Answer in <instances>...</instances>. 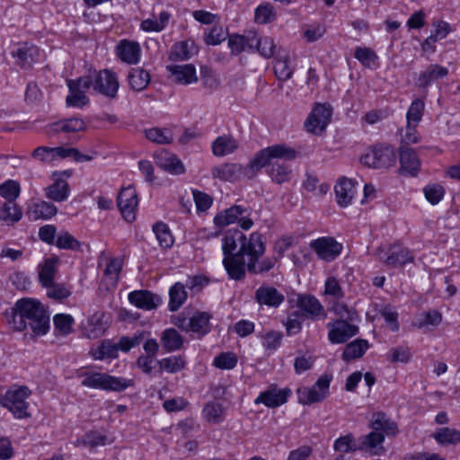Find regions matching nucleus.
<instances>
[{
  "instance_id": "f257e3e1",
  "label": "nucleus",
  "mask_w": 460,
  "mask_h": 460,
  "mask_svg": "<svg viewBox=\"0 0 460 460\" xmlns=\"http://www.w3.org/2000/svg\"><path fill=\"white\" fill-rule=\"evenodd\" d=\"M4 317L12 330L23 332L24 337L36 340L46 335L50 328V316L38 299L23 297L6 309Z\"/></svg>"
},
{
  "instance_id": "f03ea898",
  "label": "nucleus",
  "mask_w": 460,
  "mask_h": 460,
  "mask_svg": "<svg viewBox=\"0 0 460 460\" xmlns=\"http://www.w3.org/2000/svg\"><path fill=\"white\" fill-rule=\"evenodd\" d=\"M297 152L286 144H276L257 152L248 164V168L260 171L267 167V174L277 184H282L290 180L292 170L286 163L296 158Z\"/></svg>"
},
{
  "instance_id": "7ed1b4c3",
  "label": "nucleus",
  "mask_w": 460,
  "mask_h": 460,
  "mask_svg": "<svg viewBox=\"0 0 460 460\" xmlns=\"http://www.w3.org/2000/svg\"><path fill=\"white\" fill-rule=\"evenodd\" d=\"M266 250L265 240L262 234L259 232L252 233V243L247 248L243 247V252H248L247 271L251 274H263L270 271L276 263L274 258H260Z\"/></svg>"
},
{
  "instance_id": "20e7f679",
  "label": "nucleus",
  "mask_w": 460,
  "mask_h": 460,
  "mask_svg": "<svg viewBox=\"0 0 460 460\" xmlns=\"http://www.w3.org/2000/svg\"><path fill=\"white\" fill-rule=\"evenodd\" d=\"M81 385L93 389L121 392L134 385L133 379L117 377L107 373L86 372L82 375Z\"/></svg>"
},
{
  "instance_id": "39448f33",
  "label": "nucleus",
  "mask_w": 460,
  "mask_h": 460,
  "mask_svg": "<svg viewBox=\"0 0 460 460\" xmlns=\"http://www.w3.org/2000/svg\"><path fill=\"white\" fill-rule=\"evenodd\" d=\"M397 160L394 147L386 143H377L360 157L362 164L374 169H388L394 166Z\"/></svg>"
},
{
  "instance_id": "423d86ee",
  "label": "nucleus",
  "mask_w": 460,
  "mask_h": 460,
  "mask_svg": "<svg viewBox=\"0 0 460 460\" xmlns=\"http://www.w3.org/2000/svg\"><path fill=\"white\" fill-rule=\"evenodd\" d=\"M31 394L27 386H19L7 390L4 396L0 399V404L9 410L14 418L26 419L31 417L27 399Z\"/></svg>"
},
{
  "instance_id": "0eeeda50",
  "label": "nucleus",
  "mask_w": 460,
  "mask_h": 460,
  "mask_svg": "<svg viewBox=\"0 0 460 460\" xmlns=\"http://www.w3.org/2000/svg\"><path fill=\"white\" fill-rule=\"evenodd\" d=\"M332 375L324 374L320 376L312 387H300L296 390L297 401L304 405L323 401L329 394Z\"/></svg>"
},
{
  "instance_id": "6e6552de",
  "label": "nucleus",
  "mask_w": 460,
  "mask_h": 460,
  "mask_svg": "<svg viewBox=\"0 0 460 460\" xmlns=\"http://www.w3.org/2000/svg\"><path fill=\"white\" fill-rule=\"evenodd\" d=\"M235 222H238L240 227L243 230H249L253 226V221L250 218V211L247 208L234 205L214 217V223L218 227H224Z\"/></svg>"
},
{
  "instance_id": "1a4fd4ad",
  "label": "nucleus",
  "mask_w": 460,
  "mask_h": 460,
  "mask_svg": "<svg viewBox=\"0 0 460 460\" xmlns=\"http://www.w3.org/2000/svg\"><path fill=\"white\" fill-rule=\"evenodd\" d=\"M378 259L391 268L402 267L414 261L411 252L400 244H391L388 249L378 247L376 251Z\"/></svg>"
},
{
  "instance_id": "9d476101",
  "label": "nucleus",
  "mask_w": 460,
  "mask_h": 460,
  "mask_svg": "<svg viewBox=\"0 0 460 460\" xmlns=\"http://www.w3.org/2000/svg\"><path fill=\"white\" fill-rule=\"evenodd\" d=\"M93 81L91 75L81 76L75 80H68L69 94L66 98L68 107L82 108L89 102L85 92L90 89Z\"/></svg>"
},
{
  "instance_id": "9b49d317",
  "label": "nucleus",
  "mask_w": 460,
  "mask_h": 460,
  "mask_svg": "<svg viewBox=\"0 0 460 460\" xmlns=\"http://www.w3.org/2000/svg\"><path fill=\"white\" fill-rule=\"evenodd\" d=\"M332 114V110L330 104L317 103L305 122L306 130L315 135L321 134L329 124Z\"/></svg>"
},
{
  "instance_id": "f8f14e48",
  "label": "nucleus",
  "mask_w": 460,
  "mask_h": 460,
  "mask_svg": "<svg viewBox=\"0 0 460 460\" xmlns=\"http://www.w3.org/2000/svg\"><path fill=\"white\" fill-rule=\"evenodd\" d=\"M117 205L127 222L136 219V211L138 206V198L134 187L122 188L117 197Z\"/></svg>"
},
{
  "instance_id": "ddd939ff",
  "label": "nucleus",
  "mask_w": 460,
  "mask_h": 460,
  "mask_svg": "<svg viewBox=\"0 0 460 460\" xmlns=\"http://www.w3.org/2000/svg\"><path fill=\"white\" fill-rule=\"evenodd\" d=\"M350 321L338 319L327 323L328 339L332 344L345 343L358 332V327L349 323Z\"/></svg>"
},
{
  "instance_id": "4468645a",
  "label": "nucleus",
  "mask_w": 460,
  "mask_h": 460,
  "mask_svg": "<svg viewBox=\"0 0 460 460\" xmlns=\"http://www.w3.org/2000/svg\"><path fill=\"white\" fill-rule=\"evenodd\" d=\"M92 77L93 81L92 86L95 92L110 98L117 95L119 84L116 73L104 69Z\"/></svg>"
},
{
  "instance_id": "2eb2a0df",
  "label": "nucleus",
  "mask_w": 460,
  "mask_h": 460,
  "mask_svg": "<svg viewBox=\"0 0 460 460\" xmlns=\"http://www.w3.org/2000/svg\"><path fill=\"white\" fill-rule=\"evenodd\" d=\"M310 247L316 252L317 256L323 261H332L341 252L342 244L332 237H321L313 240Z\"/></svg>"
},
{
  "instance_id": "dca6fc26",
  "label": "nucleus",
  "mask_w": 460,
  "mask_h": 460,
  "mask_svg": "<svg viewBox=\"0 0 460 460\" xmlns=\"http://www.w3.org/2000/svg\"><path fill=\"white\" fill-rule=\"evenodd\" d=\"M291 394L292 391L290 388L279 389L277 385H270L257 396L254 403H262L268 408H277L286 403Z\"/></svg>"
},
{
  "instance_id": "f3484780",
  "label": "nucleus",
  "mask_w": 460,
  "mask_h": 460,
  "mask_svg": "<svg viewBox=\"0 0 460 460\" xmlns=\"http://www.w3.org/2000/svg\"><path fill=\"white\" fill-rule=\"evenodd\" d=\"M251 243L252 234L247 238L240 230L229 231L223 238L222 250L224 257L234 253H246V256H248V252H243V248H247Z\"/></svg>"
},
{
  "instance_id": "a211bd4d",
  "label": "nucleus",
  "mask_w": 460,
  "mask_h": 460,
  "mask_svg": "<svg viewBox=\"0 0 460 460\" xmlns=\"http://www.w3.org/2000/svg\"><path fill=\"white\" fill-rule=\"evenodd\" d=\"M297 306L302 311L303 315L313 321L323 320L327 316L323 305L313 295H298Z\"/></svg>"
},
{
  "instance_id": "6ab92c4d",
  "label": "nucleus",
  "mask_w": 460,
  "mask_h": 460,
  "mask_svg": "<svg viewBox=\"0 0 460 460\" xmlns=\"http://www.w3.org/2000/svg\"><path fill=\"white\" fill-rule=\"evenodd\" d=\"M246 253H234L226 255L223 259V265L231 279L242 280L245 277L247 261L244 260Z\"/></svg>"
},
{
  "instance_id": "aec40b11",
  "label": "nucleus",
  "mask_w": 460,
  "mask_h": 460,
  "mask_svg": "<svg viewBox=\"0 0 460 460\" xmlns=\"http://www.w3.org/2000/svg\"><path fill=\"white\" fill-rule=\"evenodd\" d=\"M128 301L136 307L151 311L162 303L161 297L146 289L135 290L128 294Z\"/></svg>"
},
{
  "instance_id": "412c9836",
  "label": "nucleus",
  "mask_w": 460,
  "mask_h": 460,
  "mask_svg": "<svg viewBox=\"0 0 460 460\" xmlns=\"http://www.w3.org/2000/svg\"><path fill=\"white\" fill-rule=\"evenodd\" d=\"M16 58V64L22 69H29L39 60L40 49L34 45L23 43L15 51L12 52Z\"/></svg>"
},
{
  "instance_id": "4be33fe9",
  "label": "nucleus",
  "mask_w": 460,
  "mask_h": 460,
  "mask_svg": "<svg viewBox=\"0 0 460 460\" xmlns=\"http://www.w3.org/2000/svg\"><path fill=\"white\" fill-rule=\"evenodd\" d=\"M400 164L402 173L410 176H416L420 169V161L416 152L407 146L400 147Z\"/></svg>"
},
{
  "instance_id": "5701e85b",
  "label": "nucleus",
  "mask_w": 460,
  "mask_h": 460,
  "mask_svg": "<svg viewBox=\"0 0 460 460\" xmlns=\"http://www.w3.org/2000/svg\"><path fill=\"white\" fill-rule=\"evenodd\" d=\"M155 164L158 167L171 174L179 175L185 172L182 162L173 154L162 151L155 155Z\"/></svg>"
},
{
  "instance_id": "b1692460",
  "label": "nucleus",
  "mask_w": 460,
  "mask_h": 460,
  "mask_svg": "<svg viewBox=\"0 0 460 460\" xmlns=\"http://www.w3.org/2000/svg\"><path fill=\"white\" fill-rule=\"evenodd\" d=\"M448 75V69L438 64H430L420 73L416 85L420 89H427L432 83Z\"/></svg>"
},
{
  "instance_id": "393cba45",
  "label": "nucleus",
  "mask_w": 460,
  "mask_h": 460,
  "mask_svg": "<svg viewBox=\"0 0 460 460\" xmlns=\"http://www.w3.org/2000/svg\"><path fill=\"white\" fill-rule=\"evenodd\" d=\"M211 317V314L207 312H198L190 318L186 327L183 326L185 319L182 320L181 323H178V326L185 331H191L199 336H204L211 330L209 323Z\"/></svg>"
},
{
  "instance_id": "a878e982",
  "label": "nucleus",
  "mask_w": 460,
  "mask_h": 460,
  "mask_svg": "<svg viewBox=\"0 0 460 460\" xmlns=\"http://www.w3.org/2000/svg\"><path fill=\"white\" fill-rule=\"evenodd\" d=\"M173 81L181 84H190L198 81L196 68L191 64L167 66Z\"/></svg>"
},
{
  "instance_id": "bb28decb",
  "label": "nucleus",
  "mask_w": 460,
  "mask_h": 460,
  "mask_svg": "<svg viewBox=\"0 0 460 460\" xmlns=\"http://www.w3.org/2000/svg\"><path fill=\"white\" fill-rule=\"evenodd\" d=\"M243 170V166L239 164L226 163L212 168L211 175L223 181H236L241 179Z\"/></svg>"
},
{
  "instance_id": "cd10ccee",
  "label": "nucleus",
  "mask_w": 460,
  "mask_h": 460,
  "mask_svg": "<svg viewBox=\"0 0 460 460\" xmlns=\"http://www.w3.org/2000/svg\"><path fill=\"white\" fill-rule=\"evenodd\" d=\"M86 129L85 122L80 118H69L60 119L49 125V135H56L60 132L70 134Z\"/></svg>"
},
{
  "instance_id": "c85d7f7f",
  "label": "nucleus",
  "mask_w": 460,
  "mask_h": 460,
  "mask_svg": "<svg viewBox=\"0 0 460 460\" xmlns=\"http://www.w3.org/2000/svg\"><path fill=\"white\" fill-rule=\"evenodd\" d=\"M284 296L277 288L270 286H261L255 292V300L260 305L278 307L283 301Z\"/></svg>"
},
{
  "instance_id": "c756f323",
  "label": "nucleus",
  "mask_w": 460,
  "mask_h": 460,
  "mask_svg": "<svg viewBox=\"0 0 460 460\" xmlns=\"http://www.w3.org/2000/svg\"><path fill=\"white\" fill-rule=\"evenodd\" d=\"M337 202L341 207H347L351 204L356 195V187L352 180L342 178L334 188Z\"/></svg>"
},
{
  "instance_id": "7c9ffc66",
  "label": "nucleus",
  "mask_w": 460,
  "mask_h": 460,
  "mask_svg": "<svg viewBox=\"0 0 460 460\" xmlns=\"http://www.w3.org/2000/svg\"><path fill=\"white\" fill-rule=\"evenodd\" d=\"M140 45L136 41L121 40L117 46V56L128 64H137L140 58Z\"/></svg>"
},
{
  "instance_id": "2f4dec72",
  "label": "nucleus",
  "mask_w": 460,
  "mask_h": 460,
  "mask_svg": "<svg viewBox=\"0 0 460 460\" xmlns=\"http://www.w3.org/2000/svg\"><path fill=\"white\" fill-rule=\"evenodd\" d=\"M58 212V208L49 202L40 201L33 203L27 210L26 215L30 220L49 219Z\"/></svg>"
},
{
  "instance_id": "473e14b6",
  "label": "nucleus",
  "mask_w": 460,
  "mask_h": 460,
  "mask_svg": "<svg viewBox=\"0 0 460 460\" xmlns=\"http://www.w3.org/2000/svg\"><path fill=\"white\" fill-rule=\"evenodd\" d=\"M252 36L253 31H249L247 34H232L228 36L227 45L233 56H237L243 51L252 52Z\"/></svg>"
},
{
  "instance_id": "72a5a7b5",
  "label": "nucleus",
  "mask_w": 460,
  "mask_h": 460,
  "mask_svg": "<svg viewBox=\"0 0 460 460\" xmlns=\"http://www.w3.org/2000/svg\"><path fill=\"white\" fill-rule=\"evenodd\" d=\"M237 148V140L230 135L219 136L212 143V153L218 157L233 154Z\"/></svg>"
},
{
  "instance_id": "f704fd0d",
  "label": "nucleus",
  "mask_w": 460,
  "mask_h": 460,
  "mask_svg": "<svg viewBox=\"0 0 460 460\" xmlns=\"http://www.w3.org/2000/svg\"><path fill=\"white\" fill-rule=\"evenodd\" d=\"M161 345L165 352H173L182 348L183 338L177 330L168 328L161 333Z\"/></svg>"
},
{
  "instance_id": "c9c22d12",
  "label": "nucleus",
  "mask_w": 460,
  "mask_h": 460,
  "mask_svg": "<svg viewBox=\"0 0 460 460\" xmlns=\"http://www.w3.org/2000/svg\"><path fill=\"white\" fill-rule=\"evenodd\" d=\"M128 81L130 88L136 92L145 90L151 81V75L148 71L142 67L132 68L128 75Z\"/></svg>"
},
{
  "instance_id": "e433bc0d",
  "label": "nucleus",
  "mask_w": 460,
  "mask_h": 460,
  "mask_svg": "<svg viewBox=\"0 0 460 460\" xmlns=\"http://www.w3.org/2000/svg\"><path fill=\"white\" fill-rule=\"evenodd\" d=\"M196 52L197 49L194 41L183 40L173 44L171 49L170 58L173 61L188 60Z\"/></svg>"
},
{
  "instance_id": "4c0bfd02",
  "label": "nucleus",
  "mask_w": 460,
  "mask_h": 460,
  "mask_svg": "<svg viewBox=\"0 0 460 460\" xmlns=\"http://www.w3.org/2000/svg\"><path fill=\"white\" fill-rule=\"evenodd\" d=\"M367 349V341L363 339H358L346 345L341 355V358L347 362L356 358H359L364 355Z\"/></svg>"
},
{
  "instance_id": "58836bf2",
  "label": "nucleus",
  "mask_w": 460,
  "mask_h": 460,
  "mask_svg": "<svg viewBox=\"0 0 460 460\" xmlns=\"http://www.w3.org/2000/svg\"><path fill=\"white\" fill-rule=\"evenodd\" d=\"M371 428L375 430L389 435H395L397 426L395 422L392 421L385 413L376 412L373 415Z\"/></svg>"
},
{
  "instance_id": "ea45409f",
  "label": "nucleus",
  "mask_w": 460,
  "mask_h": 460,
  "mask_svg": "<svg viewBox=\"0 0 460 460\" xmlns=\"http://www.w3.org/2000/svg\"><path fill=\"white\" fill-rule=\"evenodd\" d=\"M336 452L347 454L355 451H362L358 439H356L352 433H348L338 438L333 444Z\"/></svg>"
},
{
  "instance_id": "a19ab883",
  "label": "nucleus",
  "mask_w": 460,
  "mask_h": 460,
  "mask_svg": "<svg viewBox=\"0 0 460 460\" xmlns=\"http://www.w3.org/2000/svg\"><path fill=\"white\" fill-rule=\"evenodd\" d=\"M58 262L57 257H50L46 259L40 267L39 279L43 287L49 288L53 285Z\"/></svg>"
},
{
  "instance_id": "79ce46f5",
  "label": "nucleus",
  "mask_w": 460,
  "mask_h": 460,
  "mask_svg": "<svg viewBox=\"0 0 460 460\" xmlns=\"http://www.w3.org/2000/svg\"><path fill=\"white\" fill-rule=\"evenodd\" d=\"M252 52L258 51L265 58H270L274 55L275 44L270 37L260 38L256 32L252 36Z\"/></svg>"
},
{
  "instance_id": "37998d69",
  "label": "nucleus",
  "mask_w": 460,
  "mask_h": 460,
  "mask_svg": "<svg viewBox=\"0 0 460 460\" xmlns=\"http://www.w3.org/2000/svg\"><path fill=\"white\" fill-rule=\"evenodd\" d=\"M169 309L172 312L177 311L187 299V292L184 285L175 283L169 291Z\"/></svg>"
},
{
  "instance_id": "c03bdc74",
  "label": "nucleus",
  "mask_w": 460,
  "mask_h": 460,
  "mask_svg": "<svg viewBox=\"0 0 460 460\" xmlns=\"http://www.w3.org/2000/svg\"><path fill=\"white\" fill-rule=\"evenodd\" d=\"M146 137L159 145H168L173 140V135L169 128H152L145 131Z\"/></svg>"
},
{
  "instance_id": "a18cd8bd",
  "label": "nucleus",
  "mask_w": 460,
  "mask_h": 460,
  "mask_svg": "<svg viewBox=\"0 0 460 460\" xmlns=\"http://www.w3.org/2000/svg\"><path fill=\"white\" fill-rule=\"evenodd\" d=\"M69 185L64 181H57L48 187L46 196L54 201L61 202L67 199L69 194Z\"/></svg>"
},
{
  "instance_id": "49530a36",
  "label": "nucleus",
  "mask_w": 460,
  "mask_h": 460,
  "mask_svg": "<svg viewBox=\"0 0 460 460\" xmlns=\"http://www.w3.org/2000/svg\"><path fill=\"white\" fill-rule=\"evenodd\" d=\"M118 342L113 343L111 340H103L100 346L93 352L95 359L116 358L119 349Z\"/></svg>"
},
{
  "instance_id": "de8ad7c7",
  "label": "nucleus",
  "mask_w": 460,
  "mask_h": 460,
  "mask_svg": "<svg viewBox=\"0 0 460 460\" xmlns=\"http://www.w3.org/2000/svg\"><path fill=\"white\" fill-rule=\"evenodd\" d=\"M22 217V209L13 201H5L0 207V220L14 223L20 221Z\"/></svg>"
},
{
  "instance_id": "09e8293b",
  "label": "nucleus",
  "mask_w": 460,
  "mask_h": 460,
  "mask_svg": "<svg viewBox=\"0 0 460 460\" xmlns=\"http://www.w3.org/2000/svg\"><path fill=\"white\" fill-rule=\"evenodd\" d=\"M52 154H54V160L56 158H67L72 157L76 162L91 161L92 156L82 154L78 149L74 147H52Z\"/></svg>"
},
{
  "instance_id": "8fccbe9b",
  "label": "nucleus",
  "mask_w": 460,
  "mask_h": 460,
  "mask_svg": "<svg viewBox=\"0 0 460 460\" xmlns=\"http://www.w3.org/2000/svg\"><path fill=\"white\" fill-rule=\"evenodd\" d=\"M432 437L440 445L460 442V431L450 428H440L432 434Z\"/></svg>"
},
{
  "instance_id": "3c124183",
  "label": "nucleus",
  "mask_w": 460,
  "mask_h": 460,
  "mask_svg": "<svg viewBox=\"0 0 460 460\" xmlns=\"http://www.w3.org/2000/svg\"><path fill=\"white\" fill-rule=\"evenodd\" d=\"M153 231L161 247L170 248L173 244L172 235L165 223H155L153 226Z\"/></svg>"
},
{
  "instance_id": "603ef678",
  "label": "nucleus",
  "mask_w": 460,
  "mask_h": 460,
  "mask_svg": "<svg viewBox=\"0 0 460 460\" xmlns=\"http://www.w3.org/2000/svg\"><path fill=\"white\" fill-rule=\"evenodd\" d=\"M55 244L59 249L82 251V243L67 231H61L58 234Z\"/></svg>"
},
{
  "instance_id": "864d4df0",
  "label": "nucleus",
  "mask_w": 460,
  "mask_h": 460,
  "mask_svg": "<svg viewBox=\"0 0 460 460\" xmlns=\"http://www.w3.org/2000/svg\"><path fill=\"white\" fill-rule=\"evenodd\" d=\"M146 332L137 331L133 336H121L118 341V348L122 352H128L131 349L138 346L145 340Z\"/></svg>"
},
{
  "instance_id": "5fc2aeb1",
  "label": "nucleus",
  "mask_w": 460,
  "mask_h": 460,
  "mask_svg": "<svg viewBox=\"0 0 460 460\" xmlns=\"http://www.w3.org/2000/svg\"><path fill=\"white\" fill-rule=\"evenodd\" d=\"M53 323L55 330L62 335H68L73 332L75 321L70 314H58L54 316Z\"/></svg>"
},
{
  "instance_id": "6e6d98bb",
  "label": "nucleus",
  "mask_w": 460,
  "mask_h": 460,
  "mask_svg": "<svg viewBox=\"0 0 460 460\" xmlns=\"http://www.w3.org/2000/svg\"><path fill=\"white\" fill-rule=\"evenodd\" d=\"M160 371H167L168 373H177L185 367V361L181 356H172L164 358L157 361Z\"/></svg>"
},
{
  "instance_id": "4d7b16f0",
  "label": "nucleus",
  "mask_w": 460,
  "mask_h": 460,
  "mask_svg": "<svg viewBox=\"0 0 460 460\" xmlns=\"http://www.w3.org/2000/svg\"><path fill=\"white\" fill-rule=\"evenodd\" d=\"M21 187L18 181L14 180H7L0 184V196L6 201H13L19 197Z\"/></svg>"
},
{
  "instance_id": "13d9d810",
  "label": "nucleus",
  "mask_w": 460,
  "mask_h": 460,
  "mask_svg": "<svg viewBox=\"0 0 460 460\" xmlns=\"http://www.w3.org/2000/svg\"><path fill=\"white\" fill-rule=\"evenodd\" d=\"M425 104L424 102L420 99L414 100L406 113V119L408 124H415L418 125L422 119V116L424 113Z\"/></svg>"
},
{
  "instance_id": "bf43d9fd",
  "label": "nucleus",
  "mask_w": 460,
  "mask_h": 460,
  "mask_svg": "<svg viewBox=\"0 0 460 460\" xmlns=\"http://www.w3.org/2000/svg\"><path fill=\"white\" fill-rule=\"evenodd\" d=\"M385 439L384 433L373 429L367 435H363L358 438L359 447H362V451L375 448L377 445L381 444Z\"/></svg>"
},
{
  "instance_id": "052dcab7",
  "label": "nucleus",
  "mask_w": 460,
  "mask_h": 460,
  "mask_svg": "<svg viewBox=\"0 0 460 460\" xmlns=\"http://www.w3.org/2000/svg\"><path fill=\"white\" fill-rule=\"evenodd\" d=\"M354 57L366 67H372V65L377 60L375 51L366 47H358L355 49Z\"/></svg>"
},
{
  "instance_id": "680f3d73",
  "label": "nucleus",
  "mask_w": 460,
  "mask_h": 460,
  "mask_svg": "<svg viewBox=\"0 0 460 460\" xmlns=\"http://www.w3.org/2000/svg\"><path fill=\"white\" fill-rule=\"evenodd\" d=\"M238 362L237 357L232 352H222L214 358V366L220 369H233Z\"/></svg>"
},
{
  "instance_id": "e2e57ef3",
  "label": "nucleus",
  "mask_w": 460,
  "mask_h": 460,
  "mask_svg": "<svg viewBox=\"0 0 460 460\" xmlns=\"http://www.w3.org/2000/svg\"><path fill=\"white\" fill-rule=\"evenodd\" d=\"M223 411L222 405L220 403H217L214 402L206 403L203 409V416L204 418L213 423H219L221 419V414Z\"/></svg>"
},
{
  "instance_id": "0e129e2a",
  "label": "nucleus",
  "mask_w": 460,
  "mask_h": 460,
  "mask_svg": "<svg viewBox=\"0 0 460 460\" xmlns=\"http://www.w3.org/2000/svg\"><path fill=\"white\" fill-rule=\"evenodd\" d=\"M324 295L330 296L335 300H340L344 296V292L336 278H327L324 284Z\"/></svg>"
},
{
  "instance_id": "69168bd1",
  "label": "nucleus",
  "mask_w": 460,
  "mask_h": 460,
  "mask_svg": "<svg viewBox=\"0 0 460 460\" xmlns=\"http://www.w3.org/2000/svg\"><path fill=\"white\" fill-rule=\"evenodd\" d=\"M425 198L432 205L438 204L445 194L444 188L439 184L428 185L423 190Z\"/></svg>"
},
{
  "instance_id": "338daca9",
  "label": "nucleus",
  "mask_w": 460,
  "mask_h": 460,
  "mask_svg": "<svg viewBox=\"0 0 460 460\" xmlns=\"http://www.w3.org/2000/svg\"><path fill=\"white\" fill-rule=\"evenodd\" d=\"M273 7L270 4L259 5L255 10V21L259 23H268L274 19Z\"/></svg>"
},
{
  "instance_id": "774afa93",
  "label": "nucleus",
  "mask_w": 460,
  "mask_h": 460,
  "mask_svg": "<svg viewBox=\"0 0 460 460\" xmlns=\"http://www.w3.org/2000/svg\"><path fill=\"white\" fill-rule=\"evenodd\" d=\"M226 38V32L222 26H214L208 33L205 35V42L207 45H218Z\"/></svg>"
}]
</instances>
